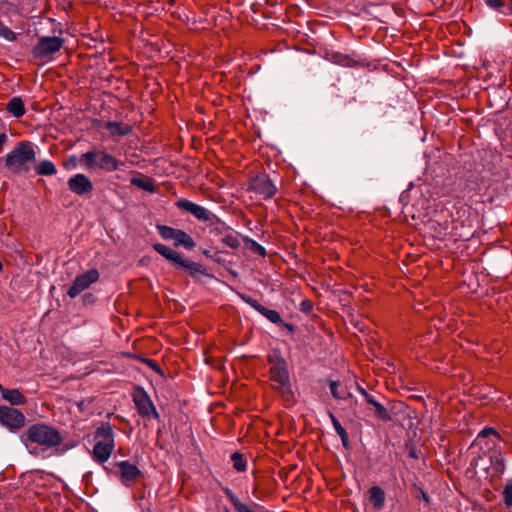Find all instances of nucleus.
Segmentation results:
<instances>
[{"label":"nucleus","mask_w":512,"mask_h":512,"mask_svg":"<svg viewBox=\"0 0 512 512\" xmlns=\"http://www.w3.org/2000/svg\"><path fill=\"white\" fill-rule=\"evenodd\" d=\"M62 441L63 438L56 428L42 423L29 426L23 437V443L29 453L35 456L59 446Z\"/></svg>","instance_id":"1"},{"label":"nucleus","mask_w":512,"mask_h":512,"mask_svg":"<svg viewBox=\"0 0 512 512\" xmlns=\"http://www.w3.org/2000/svg\"><path fill=\"white\" fill-rule=\"evenodd\" d=\"M36 162V151L32 143L19 142L7 155L6 167L13 173L28 172L30 165Z\"/></svg>","instance_id":"2"},{"label":"nucleus","mask_w":512,"mask_h":512,"mask_svg":"<svg viewBox=\"0 0 512 512\" xmlns=\"http://www.w3.org/2000/svg\"><path fill=\"white\" fill-rule=\"evenodd\" d=\"M94 440L92 458L97 463L103 464L109 460L115 449V435L112 426L109 423H104L97 427Z\"/></svg>","instance_id":"3"},{"label":"nucleus","mask_w":512,"mask_h":512,"mask_svg":"<svg viewBox=\"0 0 512 512\" xmlns=\"http://www.w3.org/2000/svg\"><path fill=\"white\" fill-rule=\"evenodd\" d=\"M270 364V379L275 389L282 394H290V381L287 365L280 352L272 351L268 356Z\"/></svg>","instance_id":"4"},{"label":"nucleus","mask_w":512,"mask_h":512,"mask_svg":"<svg viewBox=\"0 0 512 512\" xmlns=\"http://www.w3.org/2000/svg\"><path fill=\"white\" fill-rule=\"evenodd\" d=\"M153 248L175 267L187 270L192 277L204 275L206 272L201 264L184 259L180 253L164 244L156 243L153 245Z\"/></svg>","instance_id":"5"},{"label":"nucleus","mask_w":512,"mask_h":512,"mask_svg":"<svg viewBox=\"0 0 512 512\" xmlns=\"http://www.w3.org/2000/svg\"><path fill=\"white\" fill-rule=\"evenodd\" d=\"M81 163L86 169L98 167L105 171H116L121 163L112 155L101 150H91L81 155Z\"/></svg>","instance_id":"6"},{"label":"nucleus","mask_w":512,"mask_h":512,"mask_svg":"<svg viewBox=\"0 0 512 512\" xmlns=\"http://www.w3.org/2000/svg\"><path fill=\"white\" fill-rule=\"evenodd\" d=\"M64 44V40L57 36H44L32 48V55L36 59H45L58 52Z\"/></svg>","instance_id":"7"},{"label":"nucleus","mask_w":512,"mask_h":512,"mask_svg":"<svg viewBox=\"0 0 512 512\" xmlns=\"http://www.w3.org/2000/svg\"><path fill=\"white\" fill-rule=\"evenodd\" d=\"M99 278L100 273L95 268L89 269L86 272L77 275L72 285L67 290L68 296L71 298H76L83 291L88 289L92 284L96 283Z\"/></svg>","instance_id":"8"},{"label":"nucleus","mask_w":512,"mask_h":512,"mask_svg":"<svg viewBox=\"0 0 512 512\" xmlns=\"http://www.w3.org/2000/svg\"><path fill=\"white\" fill-rule=\"evenodd\" d=\"M133 401L139 414L148 419H157L159 417L156 408L149 395L142 388L136 389L133 395Z\"/></svg>","instance_id":"9"},{"label":"nucleus","mask_w":512,"mask_h":512,"mask_svg":"<svg viewBox=\"0 0 512 512\" xmlns=\"http://www.w3.org/2000/svg\"><path fill=\"white\" fill-rule=\"evenodd\" d=\"M0 423L10 430H17L24 426L25 417L15 408L0 406Z\"/></svg>","instance_id":"10"},{"label":"nucleus","mask_w":512,"mask_h":512,"mask_svg":"<svg viewBox=\"0 0 512 512\" xmlns=\"http://www.w3.org/2000/svg\"><path fill=\"white\" fill-rule=\"evenodd\" d=\"M250 189L263 199L271 198L276 193V187L266 175H258L250 182Z\"/></svg>","instance_id":"11"},{"label":"nucleus","mask_w":512,"mask_h":512,"mask_svg":"<svg viewBox=\"0 0 512 512\" xmlns=\"http://www.w3.org/2000/svg\"><path fill=\"white\" fill-rule=\"evenodd\" d=\"M117 466L120 480L125 486H130L141 475L140 469L127 460L118 462Z\"/></svg>","instance_id":"12"},{"label":"nucleus","mask_w":512,"mask_h":512,"mask_svg":"<svg viewBox=\"0 0 512 512\" xmlns=\"http://www.w3.org/2000/svg\"><path fill=\"white\" fill-rule=\"evenodd\" d=\"M68 187L73 193L77 195L90 193L93 189V185L90 179L81 173H78L69 178Z\"/></svg>","instance_id":"13"},{"label":"nucleus","mask_w":512,"mask_h":512,"mask_svg":"<svg viewBox=\"0 0 512 512\" xmlns=\"http://www.w3.org/2000/svg\"><path fill=\"white\" fill-rule=\"evenodd\" d=\"M177 206L189 213L195 218L202 221L210 220L211 213L205 207L200 206L192 201L182 199L177 202Z\"/></svg>","instance_id":"14"},{"label":"nucleus","mask_w":512,"mask_h":512,"mask_svg":"<svg viewBox=\"0 0 512 512\" xmlns=\"http://www.w3.org/2000/svg\"><path fill=\"white\" fill-rule=\"evenodd\" d=\"M0 393L2 398L11 405H24L26 403L25 396L18 389H8L0 385Z\"/></svg>","instance_id":"15"},{"label":"nucleus","mask_w":512,"mask_h":512,"mask_svg":"<svg viewBox=\"0 0 512 512\" xmlns=\"http://www.w3.org/2000/svg\"><path fill=\"white\" fill-rule=\"evenodd\" d=\"M105 128L112 136L124 137L132 132V126L123 122L108 121L105 124Z\"/></svg>","instance_id":"16"},{"label":"nucleus","mask_w":512,"mask_h":512,"mask_svg":"<svg viewBox=\"0 0 512 512\" xmlns=\"http://www.w3.org/2000/svg\"><path fill=\"white\" fill-rule=\"evenodd\" d=\"M173 241H174V245L176 247L182 246L188 250H191L196 246L193 238L189 234H187L185 231L180 230V229L176 230Z\"/></svg>","instance_id":"17"},{"label":"nucleus","mask_w":512,"mask_h":512,"mask_svg":"<svg viewBox=\"0 0 512 512\" xmlns=\"http://www.w3.org/2000/svg\"><path fill=\"white\" fill-rule=\"evenodd\" d=\"M327 383L330 393L335 399H345L350 395L347 387L342 382L338 380H328Z\"/></svg>","instance_id":"18"},{"label":"nucleus","mask_w":512,"mask_h":512,"mask_svg":"<svg viewBox=\"0 0 512 512\" xmlns=\"http://www.w3.org/2000/svg\"><path fill=\"white\" fill-rule=\"evenodd\" d=\"M369 500L376 509H381L385 503V492L379 486H373L369 489Z\"/></svg>","instance_id":"19"},{"label":"nucleus","mask_w":512,"mask_h":512,"mask_svg":"<svg viewBox=\"0 0 512 512\" xmlns=\"http://www.w3.org/2000/svg\"><path fill=\"white\" fill-rule=\"evenodd\" d=\"M7 110L15 117H21L25 113L24 103L20 97H13L7 103Z\"/></svg>","instance_id":"20"},{"label":"nucleus","mask_w":512,"mask_h":512,"mask_svg":"<svg viewBox=\"0 0 512 512\" xmlns=\"http://www.w3.org/2000/svg\"><path fill=\"white\" fill-rule=\"evenodd\" d=\"M329 417L332 421L333 427L335 429V432L340 437L342 444L345 448L349 447V440H348V434L345 430V428L341 425L339 420L334 416L333 413L329 412Z\"/></svg>","instance_id":"21"},{"label":"nucleus","mask_w":512,"mask_h":512,"mask_svg":"<svg viewBox=\"0 0 512 512\" xmlns=\"http://www.w3.org/2000/svg\"><path fill=\"white\" fill-rule=\"evenodd\" d=\"M38 175H54L56 173V167L50 160L41 161L35 168Z\"/></svg>","instance_id":"22"},{"label":"nucleus","mask_w":512,"mask_h":512,"mask_svg":"<svg viewBox=\"0 0 512 512\" xmlns=\"http://www.w3.org/2000/svg\"><path fill=\"white\" fill-rule=\"evenodd\" d=\"M131 183L134 186H137L147 192L153 193L156 191L155 184L150 179L134 177V178H132Z\"/></svg>","instance_id":"23"},{"label":"nucleus","mask_w":512,"mask_h":512,"mask_svg":"<svg viewBox=\"0 0 512 512\" xmlns=\"http://www.w3.org/2000/svg\"><path fill=\"white\" fill-rule=\"evenodd\" d=\"M222 242L230 248H238L240 246L239 235L233 231L225 233L222 237Z\"/></svg>","instance_id":"24"},{"label":"nucleus","mask_w":512,"mask_h":512,"mask_svg":"<svg viewBox=\"0 0 512 512\" xmlns=\"http://www.w3.org/2000/svg\"><path fill=\"white\" fill-rule=\"evenodd\" d=\"M231 460H232L234 469H236L238 472H244L246 470L247 462L243 458L242 454H240L238 452L233 453L231 456Z\"/></svg>","instance_id":"25"},{"label":"nucleus","mask_w":512,"mask_h":512,"mask_svg":"<svg viewBox=\"0 0 512 512\" xmlns=\"http://www.w3.org/2000/svg\"><path fill=\"white\" fill-rule=\"evenodd\" d=\"M491 464H492L493 469L497 473H503L504 472V470H505V461H504V457H503L501 452L496 453V454H494L491 457Z\"/></svg>","instance_id":"26"},{"label":"nucleus","mask_w":512,"mask_h":512,"mask_svg":"<svg viewBox=\"0 0 512 512\" xmlns=\"http://www.w3.org/2000/svg\"><path fill=\"white\" fill-rule=\"evenodd\" d=\"M157 230L164 240H173L177 229L166 225H158Z\"/></svg>","instance_id":"27"},{"label":"nucleus","mask_w":512,"mask_h":512,"mask_svg":"<svg viewBox=\"0 0 512 512\" xmlns=\"http://www.w3.org/2000/svg\"><path fill=\"white\" fill-rule=\"evenodd\" d=\"M489 436H493L495 437L496 439H500V435L499 433L492 427H485L483 428L477 435V438L476 440L474 441V444L477 442V441H480L481 439H484V438H487Z\"/></svg>","instance_id":"28"},{"label":"nucleus","mask_w":512,"mask_h":512,"mask_svg":"<svg viewBox=\"0 0 512 512\" xmlns=\"http://www.w3.org/2000/svg\"><path fill=\"white\" fill-rule=\"evenodd\" d=\"M0 37L8 41H15L17 36L9 27L0 21Z\"/></svg>","instance_id":"29"},{"label":"nucleus","mask_w":512,"mask_h":512,"mask_svg":"<svg viewBox=\"0 0 512 512\" xmlns=\"http://www.w3.org/2000/svg\"><path fill=\"white\" fill-rule=\"evenodd\" d=\"M262 309L263 310L261 314L264 315L272 323H279L281 321V316L276 310L267 309L265 307Z\"/></svg>","instance_id":"30"},{"label":"nucleus","mask_w":512,"mask_h":512,"mask_svg":"<svg viewBox=\"0 0 512 512\" xmlns=\"http://www.w3.org/2000/svg\"><path fill=\"white\" fill-rule=\"evenodd\" d=\"M503 499L507 507H512V481H508L503 490Z\"/></svg>","instance_id":"31"},{"label":"nucleus","mask_w":512,"mask_h":512,"mask_svg":"<svg viewBox=\"0 0 512 512\" xmlns=\"http://www.w3.org/2000/svg\"><path fill=\"white\" fill-rule=\"evenodd\" d=\"M376 415L382 420H389L390 415L387 409L379 402L374 405Z\"/></svg>","instance_id":"32"},{"label":"nucleus","mask_w":512,"mask_h":512,"mask_svg":"<svg viewBox=\"0 0 512 512\" xmlns=\"http://www.w3.org/2000/svg\"><path fill=\"white\" fill-rule=\"evenodd\" d=\"M486 5L492 10L499 11L501 13H506L501 9L504 7V3L502 0H485Z\"/></svg>","instance_id":"33"},{"label":"nucleus","mask_w":512,"mask_h":512,"mask_svg":"<svg viewBox=\"0 0 512 512\" xmlns=\"http://www.w3.org/2000/svg\"><path fill=\"white\" fill-rule=\"evenodd\" d=\"M243 300L248 304L250 305L252 308H254L256 311H258L259 313L262 312V308H264V306H262L258 300L254 299V298H251L249 296H244L243 297Z\"/></svg>","instance_id":"34"},{"label":"nucleus","mask_w":512,"mask_h":512,"mask_svg":"<svg viewBox=\"0 0 512 512\" xmlns=\"http://www.w3.org/2000/svg\"><path fill=\"white\" fill-rule=\"evenodd\" d=\"M250 243H251V249L255 253H257V254H259L261 256H265L266 255V250H265V248L262 245H260L259 243H257L254 240H250Z\"/></svg>","instance_id":"35"},{"label":"nucleus","mask_w":512,"mask_h":512,"mask_svg":"<svg viewBox=\"0 0 512 512\" xmlns=\"http://www.w3.org/2000/svg\"><path fill=\"white\" fill-rule=\"evenodd\" d=\"M359 392L363 395V397L365 398V400L371 404V405H375V403H377L378 401L375 400V398L370 395L365 389L359 387Z\"/></svg>","instance_id":"36"},{"label":"nucleus","mask_w":512,"mask_h":512,"mask_svg":"<svg viewBox=\"0 0 512 512\" xmlns=\"http://www.w3.org/2000/svg\"><path fill=\"white\" fill-rule=\"evenodd\" d=\"M226 496L229 498L233 506H235L240 500L229 488L224 489Z\"/></svg>","instance_id":"37"},{"label":"nucleus","mask_w":512,"mask_h":512,"mask_svg":"<svg viewBox=\"0 0 512 512\" xmlns=\"http://www.w3.org/2000/svg\"><path fill=\"white\" fill-rule=\"evenodd\" d=\"M234 508L238 511V512H254L252 511L246 504L242 503L241 501H239L235 506Z\"/></svg>","instance_id":"38"},{"label":"nucleus","mask_w":512,"mask_h":512,"mask_svg":"<svg viewBox=\"0 0 512 512\" xmlns=\"http://www.w3.org/2000/svg\"><path fill=\"white\" fill-rule=\"evenodd\" d=\"M301 311L309 313L312 310V304L308 300H303L300 304Z\"/></svg>","instance_id":"39"},{"label":"nucleus","mask_w":512,"mask_h":512,"mask_svg":"<svg viewBox=\"0 0 512 512\" xmlns=\"http://www.w3.org/2000/svg\"><path fill=\"white\" fill-rule=\"evenodd\" d=\"M7 141V136L4 133L0 134V148L3 146V144Z\"/></svg>","instance_id":"40"},{"label":"nucleus","mask_w":512,"mask_h":512,"mask_svg":"<svg viewBox=\"0 0 512 512\" xmlns=\"http://www.w3.org/2000/svg\"><path fill=\"white\" fill-rule=\"evenodd\" d=\"M332 61L336 62V63H342L343 62V56L342 55H336V56L333 57Z\"/></svg>","instance_id":"41"},{"label":"nucleus","mask_w":512,"mask_h":512,"mask_svg":"<svg viewBox=\"0 0 512 512\" xmlns=\"http://www.w3.org/2000/svg\"><path fill=\"white\" fill-rule=\"evenodd\" d=\"M422 499L428 502V496L424 492H422Z\"/></svg>","instance_id":"42"},{"label":"nucleus","mask_w":512,"mask_h":512,"mask_svg":"<svg viewBox=\"0 0 512 512\" xmlns=\"http://www.w3.org/2000/svg\"><path fill=\"white\" fill-rule=\"evenodd\" d=\"M508 10L510 11V13L512 14V2L510 3V6L508 7Z\"/></svg>","instance_id":"43"},{"label":"nucleus","mask_w":512,"mask_h":512,"mask_svg":"<svg viewBox=\"0 0 512 512\" xmlns=\"http://www.w3.org/2000/svg\"><path fill=\"white\" fill-rule=\"evenodd\" d=\"M411 457H415V454L413 452L410 453Z\"/></svg>","instance_id":"44"}]
</instances>
